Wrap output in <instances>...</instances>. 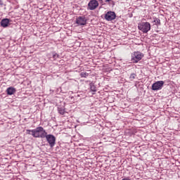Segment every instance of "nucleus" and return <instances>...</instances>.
I'll return each instance as SVG.
<instances>
[{
    "label": "nucleus",
    "mask_w": 180,
    "mask_h": 180,
    "mask_svg": "<svg viewBox=\"0 0 180 180\" xmlns=\"http://www.w3.org/2000/svg\"><path fill=\"white\" fill-rule=\"evenodd\" d=\"M27 134H32L35 139H46V130L43 127H38L34 129H27Z\"/></svg>",
    "instance_id": "obj_1"
},
{
    "label": "nucleus",
    "mask_w": 180,
    "mask_h": 180,
    "mask_svg": "<svg viewBox=\"0 0 180 180\" xmlns=\"http://www.w3.org/2000/svg\"><path fill=\"white\" fill-rule=\"evenodd\" d=\"M138 28L143 33H148L151 30V24L148 22H143L138 25Z\"/></svg>",
    "instance_id": "obj_2"
},
{
    "label": "nucleus",
    "mask_w": 180,
    "mask_h": 180,
    "mask_svg": "<svg viewBox=\"0 0 180 180\" xmlns=\"http://www.w3.org/2000/svg\"><path fill=\"white\" fill-rule=\"evenodd\" d=\"M143 57V55L141 52H139V51L134 52L131 55V61L132 63H139V61H140V60H141Z\"/></svg>",
    "instance_id": "obj_3"
},
{
    "label": "nucleus",
    "mask_w": 180,
    "mask_h": 180,
    "mask_svg": "<svg viewBox=\"0 0 180 180\" xmlns=\"http://www.w3.org/2000/svg\"><path fill=\"white\" fill-rule=\"evenodd\" d=\"M45 139L48 141L50 147L53 148L54 146H56V136L51 134H45Z\"/></svg>",
    "instance_id": "obj_4"
},
{
    "label": "nucleus",
    "mask_w": 180,
    "mask_h": 180,
    "mask_svg": "<svg viewBox=\"0 0 180 180\" xmlns=\"http://www.w3.org/2000/svg\"><path fill=\"white\" fill-rule=\"evenodd\" d=\"M164 81H158L152 84V91H160L164 86Z\"/></svg>",
    "instance_id": "obj_5"
},
{
    "label": "nucleus",
    "mask_w": 180,
    "mask_h": 180,
    "mask_svg": "<svg viewBox=\"0 0 180 180\" xmlns=\"http://www.w3.org/2000/svg\"><path fill=\"white\" fill-rule=\"evenodd\" d=\"M99 6V3L96 0H91L88 4V8L89 11H95L96 8Z\"/></svg>",
    "instance_id": "obj_6"
},
{
    "label": "nucleus",
    "mask_w": 180,
    "mask_h": 180,
    "mask_svg": "<svg viewBox=\"0 0 180 180\" xmlns=\"http://www.w3.org/2000/svg\"><path fill=\"white\" fill-rule=\"evenodd\" d=\"M105 19L108 22H111V20H115V19H116V13L113 11H108L105 15Z\"/></svg>",
    "instance_id": "obj_7"
},
{
    "label": "nucleus",
    "mask_w": 180,
    "mask_h": 180,
    "mask_svg": "<svg viewBox=\"0 0 180 180\" xmlns=\"http://www.w3.org/2000/svg\"><path fill=\"white\" fill-rule=\"evenodd\" d=\"M76 23L79 26H85L86 25V18L84 16H79L77 18Z\"/></svg>",
    "instance_id": "obj_8"
},
{
    "label": "nucleus",
    "mask_w": 180,
    "mask_h": 180,
    "mask_svg": "<svg viewBox=\"0 0 180 180\" xmlns=\"http://www.w3.org/2000/svg\"><path fill=\"white\" fill-rule=\"evenodd\" d=\"M9 22H11L9 19L4 18L1 21V26L2 27H8L9 26Z\"/></svg>",
    "instance_id": "obj_9"
},
{
    "label": "nucleus",
    "mask_w": 180,
    "mask_h": 180,
    "mask_svg": "<svg viewBox=\"0 0 180 180\" xmlns=\"http://www.w3.org/2000/svg\"><path fill=\"white\" fill-rule=\"evenodd\" d=\"M15 92H16V89H15V87H13V86L8 87L6 89L7 95H13V94H15Z\"/></svg>",
    "instance_id": "obj_10"
},
{
    "label": "nucleus",
    "mask_w": 180,
    "mask_h": 180,
    "mask_svg": "<svg viewBox=\"0 0 180 180\" xmlns=\"http://www.w3.org/2000/svg\"><path fill=\"white\" fill-rule=\"evenodd\" d=\"M89 86H90V90L91 91V92H96V86H95L94 82H91L89 84Z\"/></svg>",
    "instance_id": "obj_11"
},
{
    "label": "nucleus",
    "mask_w": 180,
    "mask_h": 180,
    "mask_svg": "<svg viewBox=\"0 0 180 180\" xmlns=\"http://www.w3.org/2000/svg\"><path fill=\"white\" fill-rule=\"evenodd\" d=\"M58 113H60V115H64L65 113V109L63 108H58Z\"/></svg>",
    "instance_id": "obj_12"
},
{
    "label": "nucleus",
    "mask_w": 180,
    "mask_h": 180,
    "mask_svg": "<svg viewBox=\"0 0 180 180\" xmlns=\"http://www.w3.org/2000/svg\"><path fill=\"white\" fill-rule=\"evenodd\" d=\"M88 75H89V74H88L86 72H82L80 73V77H82V78H86Z\"/></svg>",
    "instance_id": "obj_13"
},
{
    "label": "nucleus",
    "mask_w": 180,
    "mask_h": 180,
    "mask_svg": "<svg viewBox=\"0 0 180 180\" xmlns=\"http://www.w3.org/2000/svg\"><path fill=\"white\" fill-rule=\"evenodd\" d=\"M136 77H137V75H136L135 73L131 74V75L129 77L130 81H133L134 79H136Z\"/></svg>",
    "instance_id": "obj_14"
},
{
    "label": "nucleus",
    "mask_w": 180,
    "mask_h": 180,
    "mask_svg": "<svg viewBox=\"0 0 180 180\" xmlns=\"http://www.w3.org/2000/svg\"><path fill=\"white\" fill-rule=\"evenodd\" d=\"M153 22L155 25H161V20L159 18H155Z\"/></svg>",
    "instance_id": "obj_15"
},
{
    "label": "nucleus",
    "mask_w": 180,
    "mask_h": 180,
    "mask_svg": "<svg viewBox=\"0 0 180 180\" xmlns=\"http://www.w3.org/2000/svg\"><path fill=\"white\" fill-rule=\"evenodd\" d=\"M58 57H59V55L57 54V53H54V54L53 55V60H57V58H58Z\"/></svg>",
    "instance_id": "obj_16"
},
{
    "label": "nucleus",
    "mask_w": 180,
    "mask_h": 180,
    "mask_svg": "<svg viewBox=\"0 0 180 180\" xmlns=\"http://www.w3.org/2000/svg\"><path fill=\"white\" fill-rule=\"evenodd\" d=\"M4 5V3L2 2V0H0V6Z\"/></svg>",
    "instance_id": "obj_17"
},
{
    "label": "nucleus",
    "mask_w": 180,
    "mask_h": 180,
    "mask_svg": "<svg viewBox=\"0 0 180 180\" xmlns=\"http://www.w3.org/2000/svg\"><path fill=\"white\" fill-rule=\"evenodd\" d=\"M112 0H105V2H110Z\"/></svg>",
    "instance_id": "obj_18"
},
{
    "label": "nucleus",
    "mask_w": 180,
    "mask_h": 180,
    "mask_svg": "<svg viewBox=\"0 0 180 180\" xmlns=\"http://www.w3.org/2000/svg\"><path fill=\"white\" fill-rule=\"evenodd\" d=\"M99 1H102V0H99Z\"/></svg>",
    "instance_id": "obj_19"
}]
</instances>
